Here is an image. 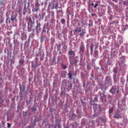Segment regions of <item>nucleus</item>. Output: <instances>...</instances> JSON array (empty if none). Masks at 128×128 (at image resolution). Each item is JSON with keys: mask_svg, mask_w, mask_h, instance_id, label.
Returning <instances> with one entry per match:
<instances>
[{"mask_svg": "<svg viewBox=\"0 0 128 128\" xmlns=\"http://www.w3.org/2000/svg\"><path fill=\"white\" fill-rule=\"evenodd\" d=\"M68 78H70V80H72V72H68Z\"/></svg>", "mask_w": 128, "mask_h": 128, "instance_id": "obj_10", "label": "nucleus"}, {"mask_svg": "<svg viewBox=\"0 0 128 128\" xmlns=\"http://www.w3.org/2000/svg\"><path fill=\"white\" fill-rule=\"evenodd\" d=\"M7 125H8V126H7V127H8V128H10V126H11L10 124L8 122V123H7Z\"/></svg>", "mask_w": 128, "mask_h": 128, "instance_id": "obj_28", "label": "nucleus"}, {"mask_svg": "<svg viewBox=\"0 0 128 128\" xmlns=\"http://www.w3.org/2000/svg\"><path fill=\"white\" fill-rule=\"evenodd\" d=\"M90 50H94L92 46H90Z\"/></svg>", "mask_w": 128, "mask_h": 128, "instance_id": "obj_37", "label": "nucleus"}, {"mask_svg": "<svg viewBox=\"0 0 128 128\" xmlns=\"http://www.w3.org/2000/svg\"><path fill=\"white\" fill-rule=\"evenodd\" d=\"M40 60H42V58H40Z\"/></svg>", "mask_w": 128, "mask_h": 128, "instance_id": "obj_55", "label": "nucleus"}, {"mask_svg": "<svg viewBox=\"0 0 128 128\" xmlns=\"http://www.w3.org/2000/svg\"><path fill=\"white\" fill-rule=\"evenodd\" d=\"M44 14H46V13H43V14H42V16H43V17H42V18H44Z\"/></svg>", "mask_w": 128, "mask_h": 128, "instance_id": "obj_40", "label": "nucleus"}, {"mask_svg": "<svg viewBox=\"0 0 128 128\" xmlns=\"http://www.w3.org/2000/svg\"><path fill=\"white\" fill-rule=\"evenodd\" d=\"M111 11L110 9V8H108V12H110Z\"/></svg>", "mask_w": 128, "mask_h": 128, "instance_id": "obj_39", "label": "nucleus"}, {"mask_svg": "<svg viewBox=\"0 0 128 128\" xmlns=\"http://www.w3.org/2000/svg\"><path fill=\"white\" fill-rule=\"evenodd\" d=\"M110 92L112 94H118L120 91L118 90V88H116V86H112Z\"/></svg>", "mask_w": 128, "mask_h": 128, "instance_id": "obj_3", "label": "nucleus"}, {"mask_svg": "<svg viewBox=\"0 0 128 128\" xmlns=\"http://www.w3.org/2000/svg\"><path fill=\"white\" fill-rule=\"evenodd\" d=\"M4 22V19L1 18L0 20V24H2Z\"/></svg>", "mask_w": 128, "mask_h": 128, "instance_id": "obj_30", "label": "nucleus"}, {"mask_svg": "<svg viewBox=\"0 0 128 128\" xmlns=\"http://www.w3.org/2000/svg\"><path fill=\"white\" fill-rule=\"evenodd\" d=\"M2 7L0 6V18H2Z\"/></svg>", "mask_w": 128, "mask_h": 128, "instance_id": "obj_25", "label": "nucleus"}, {"mask_svg": "<svg viewBox=\"0 0 128 128\" xmlns=\"http://www.w3.org/2000/svg\"><path fill=\"white\" fill-rule=\"evenodd\" d=\"M40 60H42V58H40Z\"/></svg>", "mask_w": 128, "mask_h": 128, "instance_id": "obj_56", "label": "nucleus"}, {"mask_svg": "<svg viewBox=\"0 0 128 128\" xmlns=\"http://www.w3.org/2000/svg\"><path fill=\"white\" fill-rule=\"evenodd\" d=\"M26 12L24 11V12H23V14H24V16H26Z\"/></svg>", "mask_w": 128, "mask_h": 128, "instance_id": "obj_42", "label": "nucleus"}, {"mask_svg": "<svg viewBox=\"0 0 128 128\" xmlns=\"http://www.w3.org/2000/svg\"><path fill=\"white\" fill-rule=\"evenodd\" d=\"M48 22H47V24L46 26V28H48Z\"/></svg>", "mask_w": 128, "mask_h": 128, "instance_id": "obj_41", "label": "nucleus"}, {"mask_svg": "<svg viewBox=\"0 0 128 128\" xmlns=\"http://www.w3.org/2000/svg\"><path fill=\"white\" fill-rule=\"evenodd\" d=\"M36 26L35 30H36V34H38V32H40L41 28H40V22H36Z\"/></svg>", "mask_w": 128, "mask_h": 128, "instance_id": "obj_5", "label": "nucleus"}, {"mask_svg": "<svg viewBox=\"0 0 128 128\" xmlns=\"http://www.w3.org/2000/svg\"><path fill=\"white\" fill-rule=\"evenodd\" d=\"M44 39L46 40V36H42L40 38V42H42L44 40Z\"/></svg>", "mask_w": 128, "mask_h": 128, "instance_id": "obj_15", "label": "nucleus"}, {"mask_svg": "<svg viewBox=\"0 0 128 128\" xmlns=\"http://www.w3.org/2000/svg\"><path fill=\"white\" fill-rule=\"evenodd\" d=\"M86 51V47L83 42H81L80 46V54H84Z\"/></svg>", "mask_w": 128, "mask_h": 128, "instance_id": "obj_2", "label": "nucleus"}, {"mask_svg": "<svg viewBox=\"0 0 128 128\" xmlns=\"http://www.w3.org/2000/svg\"><path fill=\"white\" fill-rule=\"evenodd\" d=\"M18 42V44H20V42Z\"/></svg>", "mask_w": 128, "mask_h": 128, "instance_id": "obj_62", "label": "nucleus"}, {"mask_svg": "<svg viewBox=\"0 0 128 128\" xmlns=\"http://www.w3.org/2000/svg\"><path fill=\"white\" fill-rule=\"evenodd\" d=\"M79 34L80 36L82 38L86 34V32L84 31V29L82 28V27L77 28L74 30V34Z\"/></svg>", "mask_w": 128, "mask_h": 128, "instance_id": "obj_1", "label": "nucleus"}, {"mask_svg": "<svg viewBox=\"0 0 128 128\" xmlns=\"http://www.w3.org/2000/svg\"><path fill=\"white\" fill-rule=\"evenodd\" d=\"M54 8L58 10V4L56 2L54 5Z\"/></svg>", "mask_w": 128, "mask_h": 128, "instance_id": "obj_19", "label": "nucleus"}, {"mask_svg": "<svg viewBox=\"0 0 128 128\" xmlns=\"http://www.w3.org/2000/svg\"><path fill=\"white\" fill-rule=\"evenodd\" d=\"M110 26L112 27L114 24V21L110 22Z\"/></svg>", "mask_w": 128, "mask_h": 128, "instance_id": "obj_23", "label": "nucleus"}, {"mask_svg": "<svg viewBox=\"0 0 128 128\" xmlns=\"http://www.w3.org/2000/svg\"><path fill=\"white\" fill-rule=\"evenodd\" d=\"M119 23H120V22H118V20H114V24L115 26L118 24Z\"/></svg>", "mask_w": 128, "mask_h": 128, "instance_id": "obj_22", "label": "nucleus"}, {"mask_svg": "<svg viewBox=\"0 0 128 128\" xmlns=\"http://www.w3.org/2000/svg\"><path fill=\"white\" fill-rule=\"evenodd\" d=\"M60 36V33L58 34V36Z\"/></svg>", "mask_w": 128, "mask_h": 128, "instance_id": "obj_51", "label": "nucleus"}, {"mask_svg": "<svg viewBox=\"0 0 128 128\" xmlns=\"http://www.w3.org/2000/svg\"><path fill=\"white\" fill-rule=\"evenodd\" d=\"M94 54L96 55V56H98V52L95 50Z\"/></svg>", "mask_w": 128, "mask_h": 128, "instance_id": "obj_24", "label": "nucleus"}, {"mask_svg": "<svg viewBox=\"0 0 128 128\" xmlns=\"http://www.w3.org/2000/svg\"><path fill=\"white\" fill-rule=\"evenodd\" d=\"M16 16L17 14H15V15H12L11 16V18L10 20L12 22H13V20H16Z\"/></svg>", "mask_w": 128, "mask_h": 128, "instance_id": "obj_9", "label": "nucleus"}, {"mask_svg": "<svg viewBox=\"0 0 128 128\" xmlns=\"http://www.w3.org/2000/svg\"><path fill=\"white\" fill-rule=\"evenodd\" d=\"M19 64L20 66H24V60H19Z\"/></svg>", "mask_w": 128, "mask_h": 128, "instance_id": "obj_12", "label": "nucleus"}, {"mask_svg": "<svg viewBox=\"0 0 128 128\" xmlns=\"http://www.w3.org/2000/svg\"><path fill=\"white\" fill-rule=\"evenodd\" d=\"M54 8H55L54 6L52 8V10H54Z\"/></svg>", "mask_w": 128, "mask_h": 128, "instance_id": "obj_46", "label": "nucleus"}, {"mask_svg": "<svg viewBox=\"0 0 128 128\" xmlns=\"http://www.w3.org/2000/svg\"><path fill=\"white\" fill-rule=\"evenodd\" d=\"M96 16V14H92V16Z\"/></svg>", "mask_w": 128, "mask_h": 128, "instance_id": "obj_43", "label": "nucleus"}, {"mask_svg": "<svg viewBox=\"0 0 128 128\" xmlns=\"http://www.w3.org/2000/svg\"><path fill=\"white\" fill-rule=\"evenodd\" d=\"M32 66L34 68H38V62H32Z\"/></svg>", "mask_w": 128, "mask_h": 128, "instance_id": "obj_8", "label": "nucleus"}, {"mask_svg": "<svg viewBox=\"0 0 128 128\" xmlns=\"http://www.w3.org/2000/svg\"><path fill=\"white\" fill-rule=\"evenodd\" d=\"M128 28V25H126L124 28V30H126Z\"/></svg>", "mask_w": 128, "mask_h": 128, "instance_id": "obj_32", "label": "nucleus"}, {"mask_svg": "<svg viewBox=\"0 0 128 128\" xmlns=\"http://www.w3.org/2000/svg\"><path fill=\"white\" fill-rule=\"evenodd\" d=\"M55 60H56V58H53V62H55Z\"/></svg>", "mask_w": 128, "mask_h": 128, "instance_id": "obj_48", "label": "nucleus"}, {"mask_svg": "<svg viewBox=\"0 0 128 128\" xmlns=\"http://www.w3.org/2000/svg\"><path fill=\"white\" fill-rule=\"evenodd\" d=\"M70 20H68V21H67V24H68V22H69Z\"/></svg>", "mask_w": 128, "mask_h": 128, "instance_id": "obj_50", "label": "nucleus"}, {"mask_svg": "<svg viewBox=\"0 0 128 128\" xmlns=\"http://www.w3.org/2000/svg\"><path fill=\"white\" fill-rule=\"evenodd\" d=\"M62 128V125H60V124H56L54 128Z\"/></svg>", "mask_w": 128, "mask_h": 128, "instance_id": "obj_16", "label": "nucleus"}, {"mask_svg": "<svg viewBox=\"0 0 128 128\" xmlns=\"http://www.w3.org/2000/svg\"><path fill=\"white\" fill-rule=\"evenodd\" d=\"M58 12H62V10H59V11H58Z\"/></svg>", "mask_w": 128, "mask_h": 128, "instance_id": "obj_47", "label": "nucleus"}, {"mask_svg": "<svg viewBox=\"0 0 128 128\" xmlns=\"http://www.w3.org/2000/svg\"><path fill=\"white\" fill-rule=\"evenodd\" d=\"M106 82H110V78L109 76H106Z\"/></svg>", "mask_w": 128, "mask_h": 128, "instance_id": "obj_21", "label": "nucleus"}, {"mask_svg": "<svg viewBox=\"0 0 128 128\" xmlns=\"http://www.w3.org/2000/svg\"><path fill=\"white\" fill-rule=\"evenodd\" d=\"M22 6H20L19 10H18V12L19 14H22Z\"/></svg>", "mask_w": 128, "mask_h": 128, "instance_id": "obj_20", "label": "nucleus"}, {"mask_svg": "<svg viewBox=\"0 0 128 128\" xmlns=\"http://www.w3.org/2000/svg\"><path fill=\"white\" fill-rule=\"evenodd\" d=\"M68 20H70V15L68 14H67Z\"/></svg>", "mask_w": 128, "mask_h": 128, "instance_id": "obj_38", "label": "nucleus"}, {"mask_svg": "<svg viewBox=\"0 0 128 128\" xmlns=\"http://www.w3.org/2000/svg\"><path fill=\"white\" fill-rule=\"evenodd\" d=\"M86 0H88V2H90V0H84V2H86Z\"/></svg>", "mask_w": 128, "mask_h": 128, "instance_id": "obj_49", "label": "nucleus"}, {"mask_svg": "<svg viewBox=\"0 0 128 128\" xmlns=\"http://www.w3.org/2000/svg\"><path fill=\"white\" fill-rule=\"evenodd\" d=\"M68 54L69 56V58L70 60L72 58H74V56H76V52L72 50H70L68 52Z\"/></svg>", "mask_w": 128, "mask_h": 128, "instance_id": "obj_4", "label": "nucleus"}, {"mask_svg": "<svg viewBox=\"0 0 128 128\" xmlns=\"http://www.w3.org/2000/svg\"><path fill=\"white\" fill-rule=\"evenodd\" d=\"M39 10L40 6L37 5H36L35 8H34V12H38Z\"/></svg>", "mask_w": 128, "mask_h": 128, "instance_id": "obj_13", "label": "nucleus"}, {"mask_svg": "<svg viewBox=\"0 0 128 128\" xmlns=\"http://www.w3.org/2000/svg\"><path fill=\"white\" fill-rule=\"evenodd\" d=\"M88 26H89V28H90V26H92V23L89 24H88Z\"/></svg>", "mask_w": 128, "mask_h": 128, "instance_id": "obj_33", "label": "nucleus"}, {"mask_svg": "<svg viewBox=\"0 0 128 128\" xmlns=\"http://www.w3.org/2000/svg\"><path fill=\"white\" fill-rule=\"evenodd\" d=\"M110 112H111V111H110Z\"/></svg>", "mask_w": 128, "mask_h": 128, "instance_id": "obj_60", "label": "nucleus"}, {"mask_svg": "<svg viewBox=\"0 0 128 128\" xmlns=\"http://www.w3.org/2000/svg\"><path fill=\"white\" fill-rule=\"evenodd\" d=\"M48 32H50V29H48V30L47 31Z\"/></svg>", "mask_w": 128, "mask_h": 128, "instance_id": "obj_52", "label": "nucleus"}, {"mask_svg": "<svg viewBox=\"0 0 128 128\" xmlns=\"http://www.w3.org/2000/svg\"><path fill=\"white\" fill-rule=\"evenodd\" d=\"M76 20L78 21V20Z\"/></svg>", "mask_w": 128, "mask_h": 128, "instance_id": "obj_59", "label": "nucleus"}, {"mask_svg": "<svg viewBox=\"0 0 128 128\" xmlns=\"http://www.w3.org/2000/svg\"><path fill=\"white\" fill-rule=\"evenodd\" d=\"M78 60L76 59H75L74 60V64H78Z\"/></svg>", "mask_w": 128, "mask_h": 128, "instance_id": "obj_29", "label": "nucleus"}, {"mask_svg": "<svg viewBox=\"0 0 128 128\" xmlns=\"http://www.w3.org/2000/svg\"><path fill=\"white\" fill-rule=\"evenodd\" d=\"M15 40H14V41H15Z\"/></svg>", "mask_w": 128, "mask_h": 128, "instance_id": "obj_58", "label": "nucleus"}, {"mask_svg": "<svg viewBox=\"0 0 128 128\" xmlns=\"http://www.w3.org/2000/svg\"><path fill=\"white\" fill-rule=\"evenodd\" d=\"M61 66H62L63 70H66V68H68V66H66V65H64L63 64H62Z\"/></svg>", "mask_w": 128, "mask_h": 128, "instance_id": "obj_17", "label": "nucleus"}, {"mask_svg": "<svg viewBox=\"0 0 128 128\" xmlns=\"http://www.w3.org/2000/svg\"><path fill=\"white\" fill-rule=\"evenodd\" d=\"M66 128H68V126H67Z\"/></svg>", "mask_w": 128, "mask_h": 128, "instance_id": "obj_61", "label": "nucleus"}, {"mask_svg": "<svg viewBox=\"0 0 128 128\" xmlns=\"http://www.w3.org/2000/svg\"><path fill=\"white\" fill-rule=\"evenodd\" d=\"M24 8H26V6H24Z\"/></svg>", "mask_w": 128, "mask_h": 128, "instance_id": "obj_63", "label": "nucleus"}, {"mask_svg": "<svg viewBox=\"0 0 128 128\" xmlns=\"http://www.w3.org/2000/svg\"><path fill=\"white\" fill-rule=\"evenodd\" d=\"M14 64V60L11 59L10 60V64Z\"/></svg>", "mask_w": 128, "mask_h": 128, "instance_id": "obj_26", "label": "nucleus"}, {"mask_svg": "<svg viewBox=\"0 0 128 128\" xmlns=\"http://www.w3.org/2000/svg\"><path fill=\"white\" fill-rule=\"evenodd\" d=\"M128 28V25H126L124 28V30H126Z\"/></svg>", "mask_w": 128, "mask_h": 128, "instance_id": "obj_31", "label": "nucleus"}, {"mask_svg": "<svg viewBox=\"0 0 128 128\" xmlns=\"http://www.w3.org/2000/svg\"><path fill=\"white\" fill-rule=\"evenodd\" d=\"M78 58V56H77L76 57V58Z\"/></svg>", "mask_w": 128, "mask_h": 128, "instance_id": "obj_57", "label": "nucleus"}, {"mask_svg": "<svg viewBox=\"0 0 128 128\" xmlns=\"http://www.w3.org/2000/svg\"><path fill=\"white\" fill-rule=\"evenodd\" d=\"M32 108V110H34V112H36V108Z\"/></svg>", "mask_w": 128, "mask_h": 128, "instance_id": "obj_34", "label": "nucleus"}, {"mask_svg": "<svg viewBox=\"0 0 128 128\" xmlns=\"http://www.w3.org/2000/svg\"><path fill=\"white\" fill-rule=\"evenodd\" d=\"M35 30H36V29H32V34H34V32Z\"/></svg>", "mask_w": 128, "mask_h": 128, "instance_id": "obj_44", "label": "nucleus"}, {"mask_svg": "<svg viewBox=\"0 0 128 128\" xmlns=\"http://www.w3.org/2000/svg\"><path fill=\"white\" fill-rule=\"evenodd\" d=\"M109 20H112V16H110L109 17Z\"/></svg>", "mask_w": 128, "mask_h": 128, "instance_id": "obj_36", "label": "nucleus"}, {"mask_svg": "<svg viewBox=\"0 0 128 128\" xmlns=\"http://www.w3.org/2000/svg\"><path fill=\"white\" fill-rule=\"evenodd\" d=\"M114 72L116 74H118V70H116V68L114 69Z\"/></svg>", "mask_w": 128, "mask_h": 128, "instance_id": "obj_27", "label": "nucleus"}, {"mask_svg": "<svg viewBox=\"0 0 128 128\" xmlns=\"http://www.w3.org/2000/svg\"><path fill=\"white\" fill-rule=\"evenodd\" d=\"M114 118H118H118H120V116L118 114H115Z\"/></svg>", "mask_w": 128, "mask_h": 128, "instance_id": "obj_11", "label": "nucleus"}, {"mask_svg": "<svg viewBox=\"0 0 128 128\" xmlns=\"http://www.w3.org/2000/svg\"><path fill=\"white\" fill-rule=\"evenodd\" d=\"M2 4V0H0V6Z\"/></svg>", "mask_w": 128, "mask_h": 128, "instance_id": "obj_35", "label": "nucleus"}, {"mask_svg": "<svg viewBox=\"0 0 128 128\" xmlns=\"http://www.w3.org/2000/svg\"><path fill=\"white\" fill-rule=\"evenodd\" d=\"M61 22L62 24H66V20L64 18L61 19Z\"/></svg>", "mask_w": 128, "mask_h": 128, "instance_id": "obj_18", "label": "nucleus"}, {"mask_svg": "<svg viewBox=\"0 0 128 128\" xmlns=\"http://www.w3.org/2000/svg\"><path fill=\"white\" fill-rule=\"evenodd\" d=\"M86 84L84 83L83 84V86H84Z\"/></svg>", "mask_w": 128, "mask_h": 128, "instance_id": "obj_54", "label": "nucleus"}, {"mask_svg": "<svg viewBox=\"0 0 128 128\" xmlns=\"http://www.w3.org/2000/svg\"><path fill=\"white\" fill-rule=\"evenodd\" d=\"M28 20H29V22L30 23V26H32V24L34 23V21H32V20L30 18H28Z\"/></svg>", "mask_w": 128, "mask_h": 128, "instance_id": "obj_14", "label": "nucleus"}, {"mask_svg": "<svg viewBox=\"0 0 128 128\" xmlns=\"http://www.w3.org/2000/svg\"><path fill=\"white\" fill-rule=\"evenodd\" d=\"M70 86L72 88V84H70Z\"/></svg>", "mask_w": 128, "mask_h": 128, "instance_id": "obj_53", "label": "nucleus"}, {"mask_svg": "<svg viewBox=\"0 0 128 128\" xmlns=\"http://www.w3.org/2000/svg\"><path fill=\"white\" fill-rule=\"evenodd\" d=\"M27 22H28V19H27ZM27 24H28V32H32V25L30 26V22H28Z\"/></svg>", "mask_w": 128, "mask_h": 128, "instance_id": "obj_7", "label": "nucleus"}, {"mask_svg": "<svg viewBox=\"0 0 128 128\" xmlns=\"http://www.w3.org/2000/svg\"><path fill=\"white\" fill-rule=\"evenodd\" d=\"M88 6H91L94 8H98V4H94L92 2V1H90V0H89L88 2Z\"/></svg>", "mask_w": 128, "mask_h": 128, "instance_id": "obj_6", "label": "nucleus"}, {"mask_svg": "<svg viewBox=\"0 0 128 128\" xmlns=\"http://www.w3.org/2000/svg\"><path fill=\"white\" fill-rule=\"evenodd\" d=\"M43 32H46V30H44V28L43 29Z\"/></svg>", "mask_w": 128, "mask_h": 128, "instance_id": "obj_45", "label": "nucleus"}]
</instances>
